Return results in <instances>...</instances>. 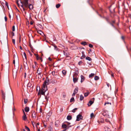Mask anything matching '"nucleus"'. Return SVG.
<instances>
[{
    "label": "nucleus",
    "mask_w": 131,
    "mask_h": 131,
    "mask_svg": "<svg viewBox=\"0 0 131 131\" xmlns=\"http://www.w3.org/2000/svg\"><path fill=\"white\" fill-rule=\"evenodd\" d=\"M29 110V108L28 107L26 106L25 108V111L26 112H28Z\"/></svg>",
    "instance_id": "17"
},
{
    "label": "nucleus",
    "mask_w": 131,
    "mask_h": 131,
    "mask_svg": "<svg viewBox=\"0 0 131 131\" xmlns=\"http://www.w3.org/2000/svg\"><path fill=\"white\" fill-rule=\"evenodd\" d=\"M33 24V22H32V21H31V22H30V24L31 25H32Z\"/></svg>",
    "instance_id": "62"
},
{
    "label": "nucleus",
    "mask_w": 131,
    "mask_h": 131,
    "mask_svg": "<svg viewBox=\"0 0 131 131\" xmlns=\"http://www.w3.org/2000/svg\"><path fill=\"white\" fill-rule=\"evenodd\" d=\"M78 108H75L72 111V112L73 113H75V111L77 110Z\"/></svg>",
    "instance_id": "35"
},
{
    "label": "nucleus",
    "mask_w": 131,
    "mask_h": 131,
    "mask_svg": "<svg viewBox=\"0 0 131 131\" xmlns=\"http://www.w3.org/2000/svg\"><path fill=\"white\" fill-rule=\"evenodd\" d=\"M85 57V55L84 54H83L82 56L81 57V59H83Z\"/></svg>",
    "instance_id": "37"
},
{
    "label": "nucleus",
    "mask_w": 131,
    "mask_h": 131,
    "mask_svg": "<svg viewBox=\"0 0 131 131\" xmlns=\"http://www.w3.org/2000/svg\"><path fill=\"white\" fill-rule=\"evenodd\" d=\"M11 35L12 36H14L15 35L14 33L13 32H12L11 33Z\"/></svg>",
    "instance_id": "44"
},
{
    "label": "nucleus",
    "mask_w": 131,
    "mask_h": 131,
    "mask_svg": "<svg viewBox=\"0 0 131 131\" xmlns=\"http://www.w3.org/2000/svg\"><path fill=\"white\" fill-rule=\"evenodd\" d=\"M78 74L76 73H74L73 75V77H78Z\"/></svg>",
    "instance_id": "22"
},
{
    "label": "nucleus",
    "mask_w": 131,
    "mask_h": 131,
    "mask_svg": "<svg viewBox=\"0 0 131 131\" xmlns=\"http://www.w3.org/2000/svg\"><path fill=\"white\" fill-rule=\"evenodd\" d=\"M72 119V117L71 116L68 115L67 117V119L68 120H71Z\"/></svg>",
    "instance_id": "24"
},
{
    "label": "nucleus",
    "mask_w": 131,
    "mask_h": 131,
    "mask_svg": "<svg viewBox=\"0 0 131 131\" xmlns=\"http://www.w3.org/2000/svg\"><path fill=\"white\" fill-rule=\"evenodd\" d=\"M28 7L30 9H32L33 8V6L31 4H30L28 5Z\"/></svg>",
    "instance_id": "18"
},
{
    "label": "nucleus",
    "mask_w": 131,
    "mask_h": 131,
    "mask_svg": "<svg viewBox=\"0 0 131 131\" xmlns=\"http://www.w3.org/2000/svg\"><path fill=\"white\" fill-rule=\"evenodd\" d=\"M95 74L94 73H92L90 75H89V78H91L92 77L94 76V75Z\"/></svg>",
    "instance_id": "27"
},
{
    "label": "nucleus",
    "mask_w": 131,
    "mask_h": 131,
    "mask_svg": "<svg viewBox=\"0 0 131 131\" xmlns=\"http://www.w3.org/2000/svg\"><path fill=\"white\" fill-rule=\"evenodd\" d=\"M49 93H48L46 95H45V99L47 101L48 100V99L49 98Z\"/></svg>",
    "instance_id": "15"
},
{
    "label": "nucleus",
    "mask_w": 131,
    "mask_h": 131,
    "mask_svg": "<svg viewBox=\"0 0 131 131\" xmlns=\"http://www.w3.org/2000/svg\"><path fill=\"white\" fill-rule=\"evenodd\" d=\"M76 94V93H74V92H73V93L72 94V96H75V94Z\"/></svg>",
    "instance_id": "53"
},
{
    "label": "nucleus",
    "mask_w": 131,
    "mask_h": 131,
    "mask_svg": "<svg viewBox=\"0 0 131 131\" xmlns=\"http://www.w3.org/2000/svg\"><path fill=\"white\" fill-rule=\"evenodd\" d=\"M27 102V99H24V102L25 104H26Z\"/></svg>",
    "instance_id": "40"
},
{
    "label": "nucleus",
    "mask_w": 131,
    "mask_h": 131,
    "mask_svg": "<svg viewBox=\"0 0 131 131\" xmlns=\"http://www.w3.org/2000/svg\"><path fill=\"white\" fill-rule=\"evenodd\" d=\"M13 57L14 59L15 58H17V59H18V56L17 53L14 54Z\"/></svg>",
    "instance_id": "25"
},
{
    "label": "nucleus",
    "mask_w": 131,
    "mask_h": 131,
    "mask_svg": "<svg viewBox=\"0 0 131 131\" xmlns=\"http://www.w3.org/2000/svg\"><path fill=\"white\" fill-rule=\"evenodd\" d=\"M99 79V77L97 76H96L94 77V80H97Z\"/></svg>",
    "instance_id": "29"
},
{
    "label": "nucleus",
    "mask_w": 131,
    "mask_h": 131,
    "mask_svg": "<svg viewBox=\"0 0 131 131\" xmlns=\"http://www.w3.org/2000/svg\"><path fill=\"white\" fill-rule=\"evenodd\" d=\"M74 101V98L73 97H72L70 100V102H73Z\"/></svg>",
    "instance_id": "28"
},
{
    "label": "nucleus",
    "mask_w": 131,
    "mask_h": 131,
    "mask_svg": "<svg viewBox=\"0 0 131 131\" xmlns=\"http://www.w3.org/2000/svg\"><path fill=\"white\" fill-rule=\"evenodd\" d=\"M36 66H35H35H34V65L32 66V67L33 68V70H35V68H36Z\"/></svg>",
    "instance_id": "47"
},
{
    "label": "nucleus",
    "mask_w": 131,
    "mask_h": 131,
    "mask_svg": "<svg viewBox=\"0 0 131 131\" xmlns=\"http://www.w3.org/2000/svg\"><path fill=\"white\" fill-rule=\"evenodd\" d=\"M92 100H90L89 102L88 103V106H91L93 103L94 101V98H93L91 99Z\"/></svg>",
    "instance_id": "5"
},
{
    "label": "nucleus",
    "mask_w": 131,
    "mask_h": 131,
    "mask_svg": "<svg viewBox=\"0 0 131 131\" xmlns=\"http://www.w3.org/2000/svg\"><path fill=\"white\" fill-rule=\"evenodd\" d=\"M71 126H67L66 125L64 124H63L62 125V128H64V129H66L69 128V127Z\"/></svg>",
    "instance_id": "7"
},
{
    "label": "nucleus",
    "mask_w": 131,
    "mask_h": 131,
    "mask_svg": "<svg viewBox=\"0 0 131 131\" xmlns=\"http://www.w3.org/2000/svg\"><path fill=\"white\" fill-rule=\"evenodd\" d=\"M81 45H82L84 46L86 45H87L86 42L85 41L83 42H81Z\"/></svg>",
    "instance_id": "23"
},
{
    "label": "nucleus",
    "mask_w": 131,
    "mask_h": 131,
    "mask_svg": "<svg viewBox=\"0 0 131 131\" xmlns=\"http://www.w3.org/2000/svg\"><path fill=\"white\" fill-rule=\"evenodd\" d=\"M89 46L90 48H92L93 47V45L91 44H89Z\"/></svg>",
    "instance_id": "43"
},
{
    "label": "nucleus",
    "mask_w": 131,
    "mask_h": 131,
    "mask_svg": "<svg viewBox=\"0 0 131 131\" xmlns=\"http://www.w3.org/2000/svg\"><path fill=\"white\" fill-rule=\"evenodd\" d=\"M81 82L82 83L84 81L85 79V78L82 75H81Z\"/></svg>",
    "instance_id": "16"
},
{
    "label": "nucleus",
    "mask_w": 131,
    "mask_h": 131,
    "mask_svg": "<svg viewBox=\"0 0 131 131\" xmlns=\"http://www.w3.org/2000/svg\"><path fill=\"white\" fill-rule=\"evenodd\" d=\"M4 18H5V21H7V17H6V16H5L4 17Z\"/></svg>",
    "instance_id": "49"
},
{
    "label": "nucleus",
    "mask_w": 131,
    "mask_h": 131,
    "mask_svg": "<svg viewBox=\"0 0 131 131\" xmlns=\"http://www.w3.org/2000/svg\"><path fill=\"white\" fill-rule=\"evenodd\" d=\"M42 70L41 68H39L38 69L37 72L39 75H41V74Z\"/></svg>",
    "instance_id": "9"
},
{
    "label": "nucleus",
    "mask_w": 131,
    "mask_h": 131,
    "mask_svg": "<svg viewBox=\"0 0 131 131\" xmlns=\"http://www.w3.org/2000/svg\"><path fill=\"white\" fill-rule=\"evenodd\" d=\"M52 115V112H49L47 114V116H51Z\"/></svg>",
    "instance_id": "30"
},
{
    "label": "nucleus",
    "mask_w": 131,
    "mask_h": 131,
    "mask_svg": "<svg viewBox=\"0 0 131 131\" xmlns=\"http://www.w3.org/2000/svg\"><path fill=\"white\" fill-rule=\"evenodd\" d=\"M1 91L2 98L4 100H2L3 102L5 101V93L3 90H1Z\"/></svg>",
    "instance_id": "4"
},
{
    "label": "nucleus",
    "mask_w": 131,
    "mask_h": 131,
    "mask_svg": "<svg viewBox=\"0 0 131 131\" xmlns=\"http://www.w3.org/2000/svg\"><path fill=\"white\" fill-rule=\"evenodd\" d=\"M110 104V105H111V103H110L106 102L105 103L104 105H105L106 104Z\"/></svg>",
    "instance_id": "46"
},
{
    "label": "nucleus",
    "mask_w": 131,
    "mask_h": 131,
    "mask_svg": "<svg viewBox=\"0 0 131 131\" xmlns=\"http://www.w3.org/2000/svg\"><path fill=\"white\" fill-rule=\"evenodd\" d=\"M32 116L33 118L34 119H35L36 118V113L34 112H33L32 113Z\"/></svg>",
    "instance_id": "13"
},
{
    "label": "nucleus",
    "mask_w": 131,
    "mask_h": 131,
    "mask_svg": "<svg viewBox=\"0 0 131 131\" xmlns=\"http://www.w3.org/2000/svg\"><path fill=\"white\" fill-rule=\"evenodd\" d=\"M91 52V49H90L89 53V54H90Z\"/></svg>",
    "instance_id": "55"
},
{
    "label": "nucleus",
    "mask_w": 131,
    "mask_h": 131,
    "mask_svg": "<svg viewBox=\"0 0 131 131\" xmlns=\"http://www.w3.org/2000/svg\"><path fill=\"white\" fill-rule=\"evenodd\" d=\"M52 75H56V74H57L56 73H56H55V72L54 71H52Z\"/></svg>",
    "instance_id": "38"
},
{
    "label": "nucleus",
    "mask_w": 131,
    "mask_h": 131,
    "mask_svg": "<svg viewBox=\"0 0 131 131\" xmlns=\"http://www.w3.org/2000/svg\"><path fill=\"white\" fill-rule=\"evenodd\" d=\"M78 78V77H73V81L74 83L77 82Z\"/></svg>",
    "instance_id": "12"
},
{
    "label": "nucleus",
    "mask_w": 131,
    "mask_h": 131,
    "mask_svg": "<svg viewBox=\"0 0 131 131\" xmlns=\"http://www.w3.org/2000/svg\"><path fill=\"white\" fill-rule=\"evenodd\" d=\"M89 94V92H86V93H85L84 94V96L85 97H86Z\"/></svg>",
    "instance_id": "32"
},
{
    "label": "nucleus",
    "mask_w": 131,
    "mask_h": 131,
    "mask_svg": "<svg viewBox=\"0 0 131 131\" xmlns=\"http://www.w3.org/2000/svg\"><path fill=\"white\" fill-rule=\"evenodd\" d=\"M129 18H130L131 19V15L130 14L129 16Z\"/></svg>",
    "instance_id": "64"
},
{
    "label": "nucleus",
    "mask_w": 131,
    "mask_h": 131,
    "mask_svg": "<svg viewBox=\"0 0 131 131\" xmlns=\"http://www.w3.org/2000/svg\"><path fill=\"white\" fill-rule=\"evenodd\" d=\"M115 20L112 21L111 22H109L110 24L114 28H115L114 26V24L115 23Z\"/></svg>",
    "instance_id": "11"
},
{
    "label": "nucleus",
    "mask_w": 131,
    "mask_h": 131,
    "mask_svg": "<svg viewBox=\"0 0 131 131\" xmlns=\"http://www.w3.org/2000/svg\"><path fill=\"white\" fill-rule=\"evenodd\" d=\"M60 45L61 47L62 46L63 47V49H64V50H63V53L64 55L66 56H68V53L67 47L65 48L64 47L63 45Z\"/></svg>",
    "instance_id": "3"
},
{
    "label": "nucleus",
    "mask_w": 131,
    "mask_h": 131,
    "mask_svg": "<svg viewBox=\"0 0 131 131\" xmlns=\"http://www.w3.org/2000/svg\"><path fill=\"white\" fill-rule=\"evenodd\" d=\"M60 5H61L60 4H58V8L60 6Z\"/></svg>",
    "instance_id": "58"
},
{
    "label": "nucleus",
    "mask_w": 131,
    "mask_h": 131,
    "mask_svg": "<svg viewBox=\"0 0 131 131\" xmlns=\"http://www.w3.org/2000/svg\"><path fill=\"white\" fill-rule=\"evenodd\" d=\"M82 61H80L79 62V65L80 64H81L82 63Z\"/></svg>",
    "instance_id": "51"
},
{
    "label": "nucleus",
    "mask_w": 131,
    "mask_h": 131,
    "mask_svg": "<svg viewBox=\"0 0 131 131\" xmlns=\"http://www.w3.org/2000/svg\"><path fill=\"white\" fill-rule=\"evenodd\" d=\"M48 59L50 61H51L52 60L51 58L50 57H49L48 58Z\"/></svg>",
    "instance_id": "56"
},
{
    "label": "nucleus",
    "mask_w": 131,
    "mask_h": 131,
    "mask_svg": "<svg viewBox=\"0 0 131 131\" xmlns=\"http://www.w3.org/2000/svg\"><path fill=\"white\" fill-rule=\"evenodd\" d=\"M24 65V67L25 69H28V66L26 62H25L24 61V62L23 63Z\"/></svg>",
    "instance_id": "10"
},
{
    "label": "nucleus",
    "mask_w": 131,
    "mask_h": 131,
    "mask_svg": "<svg viewBox=\"0 0 131 131\" xmlns=\"http://www.w3.org/2000/svg\"><path fill=\"white\" fill-rule=\"evenodd\" d=\"M63 111V109L62 108H61L60 109V112H62Z\"/></svg>",
    "instance_id": "54"
},
{
    "label": "nucleus",
    "mask_w": 131,
    "mask_h": 131,
    "mask_svg": "<svg viewBox=\"0 0 131 131\" xmlns=\"http://www.w3.org/2000/svg\"><path fill=\"white\" fill-rule=\"evenodd\" d=\"M5 4L6 6H7L8 8L9 9L8 7V3L7 2H5Z\"/></svg>",
    "instance_id": "41"
},
{
    "label": "nucleus",
    "mask_w": 131,
    "mask_h": 131,
    "mask_svg": "<svg viewBox=\"0 0 131 131\" xmlns=\"http://www.w3.org/2000/svg\"><path fill=\"white\" fill-rule=\"evenodd\" d=\"M23 55L24 56L25 58V59H27L26 56V54L25 52H24L23 53Z\"/></svg>",
    "instance_id": "39"
},
{
    "label": "nucleus",
    "mask_w": 131,
    "mask_h": 131,
    "mask_svg": "<svg viewBox=\"0 0 131 131\" xmlns=\"http://www.w3.org/2000/svg\"><path fill=\"white\" fill-rule=\"evenodd\" d=\"M25 128L27 130V131H30V129L28 128V127H27L26 126H25Z\"/></svg>",
    "instance_id": "36"
},
{
    "label": "nucleus",
    "mask_w": 131,
    "mask_h": 131,
    "mask_svg": "<svg viewBox=\"0 0 131 131\" xmlns=\"http://www.w3.org/2000/svg\"><path fill=\"white\" fill-rule=\"evenodd\" d=\"M34 63H35V66H36V64H37V63L36 62H34Z\"/></svg>",
    "instance_id": "60"
},
{
    "label": "nucleus",
    "mask_w": 131,
    "mask_h": 131,
    "mask_svg": "<svg viewBox=\"0 0 131 131\" xmlns=\"http://www.w3.org/2000/svg\"><path fill=\"white\" fill-rule=\"evenodd\" d=\"M12 42L14 44H15V40L14 39H12Z\"/></svg>",
    "instance_id": "48"
},
{
    "label": "nucleus",
    "mask_w": 131,
    "mask_h": 131,
    "mask_svg": "<svg viewBox=\"0 0 131 131\" xmlns=\"http://www.w3.org/2000/svg\"><path fill=\"white\" fill-rule=\"evenodd\" d=\"M49 80L48 78H46V80L44 81L43 85L41 89L40 93L41 94L44 95L45 92L47 90V85L49 84Z\"/></svg>",
    "instance_id": "1"
},
{
    "label": "nucleus",
    "mask_w": 131,
    "mask_h": 131,
    "mask_svg": "<svg viewBox=\"0 0 131 131\" xmlns=\"http://www.w3.org/2000/svg\"><path fill=\"white\" fill-rule=\"evenodd\" d=\"M90 117L91 118H92L93 117H94V114L93 113H92L91 114Z\"/></svg>",
    "instance_id": "34"
},
{
    "label": "nucleus",
    "mask_w": 131,
    "mask_h": 131,
    "mask_svg": "<svg viewBox=\"0 0 131 131\" xmlns=\"http://www.w3.org/2000/svg\"><path fill=\"white\" fill-rule=\"evenodd\" d=\"M29 0H23L22 1H21V3L26 8L28 7V1Z\"/></svg>",
    "instance_id": "2"
},
{
    "label": "nucleus",
    "mask_w": 131,
    "mask_h": 131,
    "mask_svg": "<svg viewBox=\"0 0 131 131\" xmlns=\"http://www.w3.org/2000/svg\"><path fill=\"white\" fill-rule=\"evenodd\" d=\"M35 55L36 57V58L37 60H39V57H38V55L37 54H35Z\"/></svg>",
    "instance_id": "31"
},
{
    "label": "nucleus",
    "mask_w": 131,
    "mask_h": 131,
    "mask_svg": "<svg viewBox=\"0 0 131 131\" xmlns=\"http://www.w3.org/2000/svg\"><path fill=\"white\" fill-rule=\"evenodd\" d=\"M12 30L13 31H14L15 30V26H13L12 27Z\"/></svg>",
    "instance_id": "42"
},
{
    "label": "nucleus",
    "mask_w": 131,
    "mask_h": 131,
    "mask_svg": "<svg viewBox=\"0 0 131 131\" xmlns=\"http://www.w3.org/2000/svg\"><path fill=\"white\" fill-rule=\"evenodd\" d=\"M57 82V80L54 79H53L51 81V83L53 84H54L56 83Z\"/></svg>",
    "instance_id": "21"
},
{
    "label": "nucleus",
    "mask_w": 131,
    "mask_h": 131,
    "mask_svg": "<svg viewBox=\"0 0 131 131\" xmlns=\"http://www.w3.org/2000/svg\"><path fill=\"white\" fill-rule=\"evenodd\" d=\"M78 87H76L74 90V93H77L78 91Z\"/></svg>",
    "instance_id": "19"
},
{
    "label": "nucleus",
    "mask_w": 131,
    "mask_h": 131,
    "mask_svg": "<svg viewBox=\"0 0 131 131\" xmlns=\"http://www.w3.org/2000/svg\"><path fill=\"white\" fill-rule=\"evenodd\" d=\"M13 63L14 64H15V59L14 60H13Z\"/></svg>",
    "instance_id": "61"
},
{
    "label": "nucleus",
    "mask_w": 131,
    "mask_h": 131,
    "mask_svg": "<svg viewBox=\"0 0 131 131\" xmlns=\"http://www.w3.org/2000/svg\"><path fill=\"white\" fill-rule=\"evenodd\" d=\"M84 98V97L82 94L80 95V100L81 101Z\"/></svg>",
    "instance_id": "20"
},
{
    "label": "nucleus",
    "mask_w": 131,
    "mask_h": 131,
    "mask_svg": "<svg viewBox=\"0 0 131 131\" xmlns=\"http://www.w3.org/2000/svg\"><path fill=\"white\" fill-rule=\"evenodd\" d=\"M24 6L23 5H21V7L22 9H21V10L22 11H23L25 14L26 13V11H25V9L24 7Z\"/></svg>",
    "instance_id": "14"
},
{
    "label": "nucleus",
    "mask_w": 131,
    "mask_h": 131,
    "mask_svg": "<svg viewBox=\"0 0 131 131\" xmlns=\"http://www.w3.org/2000/svg\"><path fill=\"white\" fill-rule=\"evenodd\" d=\"M54 49H56L57 50V46H56L54 45Z\"/></svg>",
    "instance_id": "52"
},
{
    "label": "nucleus",
    "mask_w": 131,
    "mask_h": 131,
    "mask_svg": "<svg viewBox=\"0 0 131 131\" xmlns=\"http://www.w3.org/2000/svg\"><path fill=\"white\" fill-rule=\"evenodd\" d=\"M62 73L63 75H65L66 74V71L65 70H63L62 71Z\"/></svg>",
    "instance_id": "33"
},
{
    "label": "nucleus",
    "mask_w": 131,
    "mask_h": 131,
    "mask_svg": "<svg viewBox=\"0 0 131 131\" xmlns=\"http://www.w3.org/2000/svg\"><path fill=\"white\" fill-rule=\"evenodd\" d=\"M38 31V32L39 33V34H41V33H42V32L41 31H40V30H39L38 31Z\"/></svg>",
    "instance_id": "45"
},
{
    "label": "nucleus",
    "mask_w": 131,
    "mask_h": 131,
    "mask_svg": "<svg viewBox=\"0 0 131 131\" xmlns=\"http://www.w3.org/2000/svg\"><path fill=\"white\" fill-rule=\"evenodd\" d=\"M121 39L123 40H124V36H121Z\"/></svg>",
    "instance_id": "50"
},
{
    "label": "nucleus",
    "mask_w": 131,
    "mask_h": 131,
    "mask_svg": "<svg viewBox=\"0 0 131 131\" xmlns=\"http://www.w3.org/2000/svg\"><path fill=\"white\" fill-rule=\"evenodd\" d=\"M82 117L81 115V114H79L77 116L76 120L77 121H80V119H82Z\"/></svg>",
    "instance_id": "6"
},
{
    "label": "nucleus",
    "mask_w": 131,
    "mask_h": 131,
    "mask_svg": "<svg viewBox=\"0 0 131 131\" xmlns=\"http://www.w3.org/2000/svg\"><path fill=\"white\" fill-rule=\"evenodd\" d=\"M86 59L87 60H88L89 61H91L92 60L91 58L88 57H86Z\"/></svg>",
    "instance_id": "26"
},
{
    "label": "nucleus",
    "mask_w": 131,
    "mask_h": 131,
    "mask_svg": "<svg viewBox=\"0 0 131 131\" xmlns=\"http://www.w3.org/2000/svg\"><path fill=\"white\" fill-rule=\"evenodd\" d=\"M101 122L103 123V119H101Z\"/></svg>",
    "instance_id": "63"
},
{
    "label": "nucleus",
    "mask_w": 131,
    "mask_h": 131,
    "mask_svg": "<svg viewBox=\"0 0 131 131\" xmlns=\"http://www.w3.org/2000/svg\"><path fill=\"white\" fill-rule=\"evenodd\" d=\"M105 121H106V122H110L107 119H105Z\"/></svg>",
    "instance_id": "59"
},
{
    "label": "nucleus",
    "mask_w": 131,
    "mask_h": 131,
    "mask_svg": "<svg viewBox=\"0 0 131 131\" xmlns=\"http://www.w3.org/2000/svg\"><path fill=\"white\" fill-rule=\"evenodd\" d=\"M23 112L24 113V115H23V120H24V121H26V120L27 119V117H26V116L25 114V113L24 111V110L23 109Z\"/></svg>",
    "instance_id": "8"
},
{
    "label": "nucleus",
    "mask_w": 131,
    "mask_h": 131,
    "mask_svg": "<svg viewBox=\"0 0 131 131\" xmlns=\"http://www.w3.org/2000/svg\"><path fill=\"white\" fill-rule=\"evenodd\" d=\"M39 59L41 60V61H42V59L41 57H39Z\"/></svg>",
    "instance_id": "57"
}]
</instances>
